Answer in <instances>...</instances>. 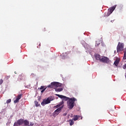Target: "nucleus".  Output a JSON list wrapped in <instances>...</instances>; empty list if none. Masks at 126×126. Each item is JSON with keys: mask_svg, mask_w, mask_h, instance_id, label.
<instances>
[{"mask_svg": "<svg viewBox=\"0 0 126 126\" xmlns=\"http://www.w3.org/2000/svg\"><path fill=\"white\" fill-rule=\"evenodd\" d=\"M113 21H114V20H111V22H112V23H113Z\"/></svg>", "mask_w": 126, "mask_h": 126, "instance_id": "c9c22d12", "label": "nucleus"}, {"mask_svg": "<svg viewBox=\"0 0 126 126\" xmlns=\"http://www.w3.org/2000/svg\"><path fill=\"white\" fill-rule=\"evenodd\" d=\"M99 45H100V40H98L96 41L95 46L99 47Z\"/></svg>", "mask_w": 126, "mask_h": 126, "instance_id": "f3484780", "label": "nucleus"}, {"mask_svg": "<svg viewBox=\"0 0 126 126\" xmlns=\"http://www.w3.org/2000/svg\"><path fill=\"white\" fill-rule=\"evenodd\" d=\"M123 60H126V53H124Z\"/></svg>", "mask_w": 126, "mask_h": 126, "instance_id": "a878e982", "label": "nucleus"}, {"mask_svg": "<svg viewBox=\"0 0 126 126\" xmlns=\"http://www.w3.org/2000/svg\"><path fill=\"white\" fill-rule=\"evenodd\" d=\"M53 100H54L53 96H49L47 99H43L41 104L42 106H45V105H47V104H50L51 101H53Z\"/></svg>", "mask_w": 126, "mask_h": 126, "instance_id": "f03ea898", "label": "nucleus"}, {"mask_svg": "<svg viewBox=\"0 0 126 126\" xmlns=\"http://www.w3.org/2000/svg\"><path fill=\"white\" fill-rule=\"evenodd\" d=\"M119 63H120V59L117 58L114 62V64L116 66H118V65H119Z\"/></svg>", "mask_w": 126, "mask_h": 126, "instance_id": "9d476101", "label": "nucleus"}, {"mask_svg": "<svg viewBox=\"0 0 126 126\" xmlns=\"http://www.w3.org/2000/svg\"><path fill=\"white\" fill-rule=\"evenodd\" d=\"M68 122L69 123L70 126H73V125L74 124V122H73V119L69 120Z\"/></svg>", "mask_w": 126, "mask_h": 126, "instance_id": "dca6fc26", "label": "nucleus"}, {"mask_svg": "<svg viewBox=\"0 0 126 126\" xmlns=\"http://www.w3.org/2000/svg\"><path fill=\"white\" fill-rule=\"evenodd\" d=\"M42 31H43V32H45V31H46V28H44L42 30Z\"/></svg>", "mask_w": 126, "mask_h": 126, "instance_id": "2f4dec72", "label": "nucleus"}, {"mask_svg": "<svg viewBox=\"0 0 126 126\" xmlns=\"http://www.w3.org/2000/svg\"><path fill=\"white\" fill-rule=\"evenodd\" d=\"M94 57H95V59L96 60V61H99V62H100L101 57L100 55L97 54H95Z\"/></svg>", "mask_w": 126, "mask_h": 126, "instance_id": "6e6552de", "label": "nucleus"}, {"mask_svg": "<svg viewBox=\"0 0 126 126\" xmlns=\"http://www.w3.org/2000/svg\"><path fill=\"white\" fill-rule=\"evenodd\" d=\"M14 73H15V74H16L17 73L16 72V71H15V72H14Z\"/></svg>", "mask_w": 126, "mask_h": 126, "instance_id": "e433bc0d", "label": "nucleus"}, {"mask_svg": "<svg viewBox=\"0 0 126 126\" xmlns=\"http://www.w3.org/2000/svg\"><path fill=\"white\" fill-rule=\"evenodd\" d=\"M62 85V84L60 83L54 82V86L55 87H61Z\"/></svg>", "mask_w": 126, "mask_h": 126, "instance_id": "9b49d317", "label": "nucleus"}, {"mask_svg": "<svg viewBox=\"0 0 126 126\" xmlns=\"http://www.w3.org/2000/svg\"><path fill=\"white\" fill-rule=\"evenodd\" d=\"M13 126H16V123H15Z\"/></svg>", "mask_w": 126, "mask_h": 126, "instance_id": "f704fd0d", "label": "nucleus"}, {"mask_svg": "<svg viewBox=\"0 0 126 126\" xmlns=\"http://www.w3.org/2000/svg\"><path fill=\"white\" fill-rule=\"evenodd\" d=\"M80 118V116L74 115V118L72 119V120L74 121V122H75L76 121H77V120H78V119H79Z\"/></svg>", "mask_w": 126, "mask_h": 126, "instance_id": "f8f14e48", "label": "nucleus"}, {"mask_svg": "<svg viewBox=\"0 0 126 126\" xmlns=\"http://www.w3.org/2000/svg\"><path fill=\"white\" fill-rule=\"evenodd\" d=\"M9 78H10V76H5V79H9Z\"/></svg>", "mask_w": 126, "mask_h": 126, "instance_id": "b1692460", "label": "nucleus"}, {"mask_svg": "<svg viewBox=\"0 0 126 126\" xmlns=\"http://www.w3.org/2000/svg\"><path fill=\"white\" fill-rule=\"evenodd\" d=\"M124 69H126V63L123 66Z\"/></svg>", "mask_w": 126, "mask_h": 126, "instance_id": "c756f323", "label": "nucleus"}, {"mask_svg": "<svg viewBox=\"0 0 126 126\" xmlns=\"http://www.w3.org/2000/svg\"><path fill=\"white\" fill-rule=\"evenodd\" d=\"M24 124L25 126H30L29 121L27 120H24Z\"/></svg>", "mask_w": 126, "mask_h": 126, "instance_id": "4468645a", "label": "nucleus"}, {"mask_svg": "<svg viewBox=\"0 0 126 126\" xmlns=\"http://www.w3.org/2000/svg\"><path fill=\"white\" fill-rule=\"evenodd\" d=\"M3 83V80L2 79L0 80V85H1Z\"/></svg>", "mask_w": 126, "mask_h": 126, "instance_id": "393cba45", "label": "nucleus"}, {"mask_svg": "<svg viewBox=\"0 0 126 126\" xmlns=\"http://www.w3.org/2000/svg\"><path fill=\"white\" fill-rule=\"evenodd\" d=\"M125 46V44L123 43L119 42L117 47V53L119 52H122L124 51V47Z\"/></svg>", "mask_w": 126, "mask_h": 126, "instance_id": "7ed1b4c3", "label": "nucleus"}, {"mask_svg": "<svg viewBox=\"0 0 126 126\" xmlns=\"http://www.w3.org/2000/svg\"><path fill=\"white\" fill-rule=\"evenodd\" d=\"M116 7H117V5H115L114 6H113L108 9L109 14H108L107 16H109V15H110V14H111V13H113V11H114V10L116 9Z\"/></svg>", "mask_w": 126, "mask_h": 126, "instance_id": "0eeeda50", "label": "nucleus"}, {"mask_svg": "<svg viewBox=\"0 0 126 126\" xmlns=\"http://www.w3.org/2000/svg\"><path fill=\"white\" fill-rule=\"evenodd\" d=\"M56 96H58L59 98H61V99H62V101H68V100H70V98L67 97L64 95H61V94H56Z\"/></svg>", "mask_w": 126, "mask_h": 126, "instance_id": "423d86ee", "label": "nucleus"}, {"mask_svg": "<svg viewBox=\"0 0 126 126\" xmlns=\"http://www.w3.org/2000/svg\"><path fill=\"white\" fill-rule=\"evenodd\" d=\"M75 101H76V98L73 97L70 98V99L67 101V107L70 110H71V109L74 107V102H75Z\"/></svg>", "mask_w": 126, "mask_h": 126, "instance_id": "f257e3e1", "label": "nucleus"}, {"mask_svg": "<svg viewBox=\"0 0 126 126\" xmlns=\"http://www.w3.org/2000/svg\"><path fill=\"white\" fill-rule=\"evenodd\" d=\"M47 89V87H45L44 89H43L41 91V93H43V92L45 91V90H46Z\"/></svg>", "mask_w": 126, "mask_h": 126, "instance_id": "bb28decb", "label": "nucleus"}, {"mask_svg": "<svg viewBox=\"0 0 126 126\" xmlns=\"http://www.w3.org/2000/svg\"><path fill=\"white\" fill-rule=\"evenodd\" d=\"M22 97V94H19V95H18L17 96V98L18 99H19V100H20V99H21Z\"/></svg>", "mask_w": 126, "mask_h": 126, "instance_id": "6ab92c4d", "label": "nucleus"}, {"mask_svg": "<svg viewBox=\"0 0 126 126\" xmlns=\"http://www.w3.org/2000/svg\"><path fill=\"white\" fill-rule=\"evenodd\" d=\"M63 108V105L60 108L56 109L54 112L53 113V117H57L61 112H62V109Z\"/></svg>", "mask_w": 126, "mask_h": 126, "instance_id": "20e7f679", "label": "nucleus"}, {"mask_svg": "<svg viewBox=\"0 0 126 126\" xmlns=\"http://www.w3.org/2000/svg\"><path fill=\"white\" fill-rule=\"evenodd\" d=\"M11 102V99H9L6 101V104H9Z\"/></svg>", "mask_w": 126, "mask_h": 126, "instance_id": "4be33fe9", "label": "nucleus"}, {"mask_svg": "<svg viewBox=\"0 0 126 126\" xmlns=\"http://www.w3.org/2000/svg\"><path fill=\"white\" fill-rule=\"evenodd\" d=\"M24 122V120L21 119L17 121V124L19 125V126H21V125H23Z\"/></svg>", "mask_w": 126, "mask_h": 126, "instance_id": "1a4fd4ad", "label": "nucleus"}, {"mask_svg": "<svg viewBox=\"0 0 126 126\" xmlns=\"http://www.w3.org/2000/svg\"><path fill=\"white\" fill-rule=\"evenodd\" d=\"M54 86H55L54 82H52L50 85H48L47 87V88H54Z\"/></svg>", "mask_w": 126, "mask_h": 126, "instance_id": "ddd939ff", "label": "nucleus"}, {"mask_svg": "<svg viewBox=\"0 0 126 126\" xmlns=\"http://www.w3.org/2000/svg\"><path fill=\"white\" fill-rule=\"evenodd\" d=\"M18 102H19V99L17 98L14 101V103H18Z\"/></svg>", "mask_w": 126, "mask_h": 126, "instance_id": "412c9836", "label": "nucleus"}, {"mask_svg": "<svg viewBox=\"0 0 126 126\" xmlns=\"http://www.w3.org/2000/svg\"><path fill=\"white\" fill-rule=\"evenodd\" d=\"M34 104L35 105V106H36V107H39V106H40V104H39V102L37 101H34Z\"/></svg>", "mask_w": 126, "mask_h": 126, "instance_id": "a211bd4d", "label": "nucleus"}, {"mask_svg": "<svg viewBox=\"0 0 126 126\" xmlns=\"http://www.w3.org/2000/svg\"><path fill=\"white\" fill-rule=\"evenodd\" d=\"M34 126V124H33V123H31L30 126Z\"/></svg>", "mask_w": 126, "mask_h": 126, "instance_id": "7c9ffc66", "label": "nucleus"}, {"mask_svg": "<svg viewBox=\"0 0 126 126\" xmlns=\"http://www.w3.org/2000/svg\"><path fill=\"white\" fill-rule=\"evenodd\" d=\"M63 90V88H56L55 89V91L56 92H61Z\"/></svg>", "mask_w": 126, "mask_h": 126, "instance_id": "2eb2a0df", "label": "nucleus"}, {"mask_svg": "<svg viewBox=\"0 0 126 126\" xmlns=\"http://www.w3.org/2000/svg\"><path fill=\"white\" fill-rule=\"evenodd\" d=\"M31 75H32V76H35V74H34V73H32Z\"/></svg>", "mask_w": 126, "mask_h": 126, "instance_id": "473e14b6", "label": "nucleus"}, {"mask_svg": "<svg viewBox=\"0 0 126 126\" xmlns=\"http://www.w3.org/2000/svg\"><path fill=\"white\" fill-rule=\"evenodd\" d=\"M64 103V102L63 100H62V102H61L59 104V105H60V107H61V106H62V105Z\"/></svg>", "mask_w": 126, "mask_h": 126, "instance_id": "5701e85b", "label": "nucleus"}, {"mask_svg": "<svg viewBox=\"0 0 126 126\" xmlns=\"http://www.w3.org/2000/svg\"><path fill=\"white\" fill-rule=\"evenodd\" d=\"M81 120H82V117H81Z\"/></svg>", "mask_w": 126, "mask_h": 126, "instance_id": "58836bf2", "label": "nucleus"}, {"mask_svg": "<svg viewBox=\"0 0 126 126\" xmlns=\"http://www.w3.org/2000/svg\"><path fill=\"white\" fill-rule=\"evenodd\" d=\"M66 115H67V113H64V114H63V116H66Z\"/></svg>", "mask_w": 126, "mask_h": 126, "instance_id": "72a5a7b5", "label": "nucleus"}, {"mask_svg": "<svg viewBox=\"0 0 126 126\" xmlns=\"http://www.w3.org/2000/svg\"><path fill=\"white\" fill-rule=\"evenodd\" d=\"M54 108H55L56 109H58V108L59 109V108H61V106H60V105L58 104L54 106Z\"/></svg>", "mask_w": 126, "mask_h": 126, "instance_id": "aec40b11", "label": "nucleus"}, {"mask_svg": "<svg viewBox=\"0 0 126 126\" xmlns=\"http://www.w3.org/2000/svg\"><path fill=\"white\" fill-rule=\"evenodd\" d=\"M40 89L41 90H42V89H45V86H41V87L40 88Z\"/></svg>", "mask_w": 126, "mask_h": 126, "instance_id": "cd10ccee", "label": "nucleus"}, {"mask_svg": "<svg viewBox=\"0 0 126 126\" xmlns=\"http://www.w3.org/2000/svg\"><path fill=\"white\" fill-rule=\"evenodd\" d=\"M123 50L124 54H126V48H125Z\"/></svg>", "mask_w": 126, "mask_h": 126, "instance_id": "c85d7f7f", "label": "nucleus"}, {"mask_svg": "<svg viewBox=\"0 0 126 126\" xmlns=\"http://www.w3.org/2000/svg\"><path fill=\"white\" fill-rule=\"evenodd\" d=\"M39 46H41V43H39Z\"/></svg>", "mask_w": 126, "mask_h": 126, "instance_id": "4c0bfd02", "label": "nucleus"}, {"mask_svg": "<svg viewBox=\"0 0 126 126\" xmlns=\"http://www.w3.org/2000/svg\"><path fill=\"white\" fill-rule=\"evenodd\" d=\"M101 63H109L110 62V59L108 57L105 56H101L100 61Z\"/></svg>", "mask_w": 126, "mask_h": 126, "instance_id": "39448f33", "label": "nucleus"}]
</instances>
